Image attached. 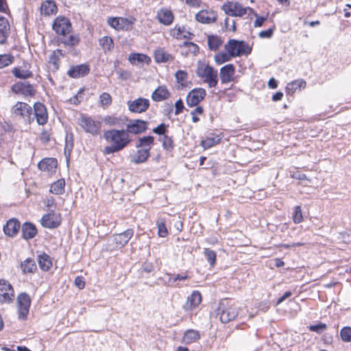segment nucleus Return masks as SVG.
Listing matches in <instances>:
<instances>
[{"instance_id":"obj_58","label":"nucleus","mask_w":351,"mask_h":351,"mask_svg":"<svg viewBox=\"0 0 351 351\" xmlns=\"http://www.w3.org/2000/svg\"><path fill=\"white\" fill-rule=\"evenodd\" d=\"M73 136L66 135L65 138V152L69 151V152L71 151L73 148Z\"/></svg>"},{"instance_id":"obj_10","label":"nucleus","mask_w":351,"mask_h":351,"mask_svg":"<svg viewBox=\"0 0 351 351\" xmlns=\"http://www.w3.org/2000/svg\"><path fill=\"white\" fill-rule=\"evenodd\" d=\"M71 23L70 21L65 17L58 16L57 17L53 23V29L56 34L66 36L71 31Z\"/></svg>"},{"instance_id":"obj_1","label":"nucleus","mask_w":351,"mask_h":351,"mask_svg":"<svg viewBox=\"0 0 351 351\" xmlns=\"http://www.w3.org/2000/svg\"><path fill=\"white\" fill-rule=\"evenodd\" d=\"M104 137L110 145L104 148L105 154H111L123 149L131 142L130 134L125 130H109Z\"/></svg>"},{"instance_id":"obj_63","label":"nucleus","mask_w":351,"mask_h":351,"mask_svg":"<svg viewBox=\"0 0 351 351\" xmlns=\"http://www.w3.org/2000/svg\"><path fill=\"white\" fill-rule=\"evenodd\" d=\"M185 2L188 5L193 8H199L202 3L200 0H186Z\"/></svg>"},{"instance_id":"obj_19","label":"nucleus","mask_w":351,"mask_h":351,"mask_svg":"<svg viewBox=\"0 0 351 351\" xmlns=\"http://www.w3.org/2000/svg\"><path fill=\"white\" fill-rule=\"evenodd\" d=\"M147 128V123L145 121L136 119L130 121L128 125L127 129L125 130L128 132V134L132 133L135 134H138L145 132Z\"/></svg>"},{"instance_id":"obj_45","label":"nucleus","mask_w":351,"mask_h":351,"mask_svg":"<svg viewBox=\"0 0 351 351\" xmlns=\"http://www.w3.org/2000/svg\"><path fill=\"white\" fill-rule=\"evenodd\" d=\"M129 60L132 63L136 61L138 62H146L148 64L150 62V58L144 54L131 53L129 56Z\"/></svg>"},{"instance_id":"obj_14","label":"nucleus","mask_w":351,"mask_h":351,"mask_svg":"<svg viewBox=\"0 0 351 351\" xmlns=\"http://www.w3.org/2000/svg\"><path fill=\"white\" fill-rule=\"evenodd\" d=\"M206 95V92L204 88H195L188 94L186 103L189 106H195L205 97Z\"/></svg>"},{"instance_id":"obj_44","label":"nucleus","mask_w":351,"mask_h":351,"mask_svg":"<svg viewBox=\"0 0 351 351\" xmlns=\"http://www.w3.org/2000/svg\"><path fill=\"white\" fill-rule=\"evenodd\" d=\"M12 73L16 77L21 79H26L30 77L32 75V72L27 69L15 67L12 70Z\"/></svg>"},{"instance_id":"obj_18","label":"nucleus","mask_w":351,"mask_h":351,"mask_svg":"<svg viewBox=\"0 0 351 351\" xmlns=\"http://www.w3.org/2000/svg\"><path fill=\"white\" fill-rule=\"evenodd\" d=\"M235 74V67L232 64H228L220 69L219 77L222 84H228L233 81Z\"/></svg>"},{"instance_id":"obj_59","label":"nucleus","mask_w":351,"mask_h":351,"mask_svg":"<svg viewBox=\"0 0 351 351\" xmlns=\"http://www.w3.org/2000/svg\"><path fill=\"white\" fill-rule=\"evenodd\" d=\"M166 131H167V127L164 123H161L160 125H159L158 126H157L156 128H155L153 130V132L155 134H158L159 135H162V134L165 135Z\"/></svg>"},{"instance_id":"obj_22","label":"nucleus","mask_w":351,"mask_h":351,"mask_svg":"<svg viewBox=\"0 0 351 351\" xmlns=\"http://www.w3.org/2000/svg\"><path fill=\"white\" fill-rule=\"evenodd\" d=\"M89 67L86 64L72 66L67 72L69 76L73 78H80L86 75L89 73Z\"/></svg>"},{"instance_id":"obj_48","label":"nucleus","mask_w":351,"mask_h":351,"mask_svg":"<svg viewBox=\"0 0 351 351\" xmlns=\"http://www.w3.org/2000/svg\"><path fill=\"white\" fill-rule=\"evenodd\" d=\"M175 77L178 84L183 86L184 82L188 78V73L183 70H179L175 73Z\"/></svg>"},{"instance_id":"obj_61","label":"nucleus","mask_w":351,"mask_h":351,"mask_svg":"<svg viewBox=\"0 0 351 351\" xmlns=\"http://www.w3.org/2000/svg\"><path fill=\"white\" fill-rule=\"evenodd\" d=\"M75 285L80 289H82L85 287V282L84 278L82 276H77L75 279Z\"/></svg>"},{"instance_id":"obj_16","label":"nucleus","mask_w":351,"mask_h":351,"mask_svg":"<svg viewBox=\"0 0 351 351\" xmlns=\"http://www.w3.org/2000/svg\"><path fill=\"white\" fill-rule=\"evenodd\" d=\"M34 117L39 125H45L48 121V113L46 107L40 102L34 105Z\"/></svg>"},{"instance_id":"obj_12","label":"nucleus","mask_w":351,"mask_h":351,"mask_svg":"<svg viewBox=\"0 0 351 351\" xmlns=\"http://www.w3.org/2000/svg\"><path fill=\"white\" fill-rule=\"evenodd\" d=\"M129 110L135 113L145 112L149 107V101L147 99L139 97L128 102Z\"/></svg>"},{"instance_id":"obj_36","label":"nucleus","mask_w":351,"mask_h":351,"mask_svg":"<svg viewBox=\"0 0 351 351\" xmlns=\"http://www.w3.org/2000/svg\"><path fill=\"white\" fill-rule=\"evenodd\" d=\"M38 263L40 268L43 271H48L52 266L50 256L46 254H42L38 256Z\"/></svg>"},{"instance_id":"obj_2","label":"nucleus","mask_w":351,"mask_h":351,"mask_svg":"<svg viewBox=\"0 0 351 351\" xmlns=\"http://www.w3.org/2000/svg\"><path fill=\"white\" fill-rule=\"evenodd\" d=\"M196 74L204 80L209 88H214L218 83L217 71L208 64L199 63L196 69Z\"/></svg>"},{"instance_id":"obj_11","label":"nucleus","mask_w":351,"mask_h":351,"mask_svg":"<svg viewBox=\"0 0 351 351\" xmlns=\"http://www.w3.org/2000/svg\"><path fill=\"white\" fill-rule=\"evenodd\" d=\"M14 298L12 285L5 280H0V302L9 303Z\"/></svg>"},{"instance_id":"obj_20","label":"nucleus","mask_w":351,"mask_h":351,"mask_svg":"<svg viewBox=\"0 0 351 351\" xmlns=\"http://www.w3.org/2000/svg\"><path fill=\"white\" fill-rule=\"evenodd\" d=\"M201 302V293L197 291H193L191 294L187 297L183 308L185 311H191L196 308Z\"/></svg>"},{"instance_id":"obj_25","label":"nucleus","mask_w":351,"mask_h":351,"mask_svg":"<svg viewBox=\"0 0 351 351\" xmlns=\"http://www.w3.org/2000/svg\"><path fill=\"white\" fill-rule=\"evenodd\" d=\"M58 162L55 158H47L38 163V168L43 171L48 173L53 172L57 167Z\"/></svg>"},{"instance_id":"obj_46","label":"nucleus","mask_w":351,"mask_h":351,"mask_svg":"<svg viewBox=\"0 0 351 351\" xmlns=\"http://www.w3.org/2000/svg\"><path fill=\"white\" fill-rule=\"evenodd\" d=\"M62 42L66 45L75 46L79 43V37L77 35L71 34L69 36H63Z\"/></svg>"},{"instance_id":"obj_38","label":"nucleus","mask_w":351,"mask_h":351,"mask_svg":"<svg viewBox=\"0 0 351 351\" xmlns=\"http://www.w3.org/2000/svg\"><path fill=\"white\" fill-rule=\"evenodd\" d=\"M154 138L151 136L139 138L136 147V148L142 147L150 151L152 146L154 144Z\"/></svg>"},{"instance_id":"obj_57","label":"nucleus","mask_w":351,"mask_h":351,"mask_svg":"<svg viewBox=\"0 0 351 351\" xmlns=\"http://www.w3.org/2000/svg\"><path fill=\"white\" fill-rule=\"evenodd\" d=\"M293 221L295 223H299L303 220L302 213V209L300 206H297L295 208L294 213H293Z\"/></svg>"},{"instance_id":"obj_64","label":"nucleus","mask_w":351,"mask_h":351,"mask_svg":"<svg viewBox=\"0 0 351 351\" xmlns=\"http://www.w3.org/2000/svg\"><path fill=\"white\" fill-rule=\"evenodd\" d=\"M175 107H176V114H178L179 113H180L182 110V109L184 108V105H183V103H182V101L181 99H179L178 100L176 104H175Z\"/></svg>"},{"instance_id":"obj_30","label":"nucleus","mask_w":351,"mask_h":351,"mask_svg":"<svg viewBox=\"0 0 351 351\" xmlns=\"http://www.w3.org/2000/svg\"><path fill=\"white\" fill-rule=\"evenodd\" d=\"M0 44H3L7 40L10 31V25L8 20L4 17H0Z\"/></svg>"},{"instance_id":"obj_27","label":"nucleus","mask_w":351,"mask_h":351,"mask_svg":"<svg viewBox=\"0 0 351 351\" xmlns=\"http://www.w3.org/2000/svg\"><path fill=\"white\" fill-rule=\"evenodd\" d=\"M199 52L197 45L191 42H184L180 46V53L184 56H196Z\"/></svg>"},{"instance_id":"obj_43","label":"nucleus","mask_w":351,"mask_h":351,"mask_svg":"<svg viewBox=\"0 0 351 351\" xmlns=\"http://www.w3.org/2000/svg\"><path fill=\"white\" fill-rule=\"evenodd\" d=\"M21 268L24 272L34 273L36 270V265L34 260L27 258L21 263Z\"/></svg>"},{"instance_id":"obj_8","label":"nucleus","mask_w":351,"mask_h":351,"mask_svg":"<svg viewBox=\"0 0 351 351\" xmlns=\"http://www.w3.org/2000/svg\"><path fill=\"white\" fill-rule=\"evenodd\" d=\"M134 235V230L132 229H128L125 232L114 234L110 239L112 244L110 243L108 249L112 250L114 249L121 248L125 246L129 240Z\"/></svg>"},{"instance_id":"obj_24","label":"nucleus","mask_w":351,"mask_h":351,"mask_svg":"<svg viewBox=\"0 0 351 351\" xmlns=\"http://www.w3.org/2000/svg\"><path fill=\"white\" fill-rule=\"evenodd\" d=\"M21 227L19 221L16 219H10L3 227L5 234L9 237L15 236Z\"/></svg>"},{"instance_id":"obj_3","label":"nucleus","mask_w":351,"mask_h":351,"mask_svg":"<svg viewBox=\"0 0 351 351\" xmlns=\"http://www.w3.org/2000/svg\"><path fill=\"white\" fill-rule=\"evenodd\" d=\"M78 124L86 132L93 136L99 135L101 132L102 123L101 121L90 116L81 114L78 118Z\"/></svg>"},{"instance_id":"obj_13","label":"nucleus","mask_w":351,"mask_h":351,"mask_svg":"<svg viewBox=\"0 0 351 351\" xmlns=\"http://www.w3.org/2000/svg\"><path fill=\"white\" fill-rule=\"evenodd\" d=\"M19 317L24 319L29 313L31 300L26 293H21L17 298Z\"/></svg>"},{"instance_id":"obj_40","label":"nucleus","mask_w":351,"mask_h":351,"mask_svg":"<svg viewBox=\"0 0 351 351\" xmlns=\"http://www.w3.org/2000/svg\"><path fill=\"white\" fill-rule=\"evenodd\" d=\"M233 58L230 55V53L228 51L226 52H219L217 53L214 56V60L217 64H222L226 62L230 61Z\"/></svg>"},{"instance_id":"obj_51","label":"nucleus","mask_w":351,"mask_h":351,"mask_svg":"<svg viewBox=\"0 0 351 351\" xmlns=\"http://www.w3.org/2000/svg\"><path fill=\"white\" fill-rule=\"evenodd\" d=\"M341 339L345 342L351 341V327H343L340 331Z\"/></svg>"},{"instance_id":"obj_4","label":"nucleus","mask_w":351,"mask_h":351,"mask_svg":"<svg viewBox=\"0 0 351 351\" xmlns=\"http://www.w3.org/2000/svg\"><path fill=\"white\" fill-rule=\"evenodd\" d=\"M32 107L27 104L21 101H18L14 105L11 110L12 117L26 123H30L34 121V117H32Z\"/></svg>"},{"instance_id":"obj_15","label":"nucleus","mask_w":351,"mask_h":351,"mask_svg":"<svg viewBox=\"0 0 351 351\" xmlns=\"http://www.w3.org/2000/svg\"><path fill=\"white\" fill-rule=\"evenodd\" d=\"M217 13L211 9L202 10L197 12L195 15L196 20L202 23L210 24L215 23L217 20Z\"/></svg>"},{"instance_id":"obj_42","label":"nucleus","mask_w":351,"mask_h":351,"mask_svg":"<svg viewBox=\"0 0 351 351\" xmlns=\"http://www.w3.org/2000/svg\"><path fill=\"white\" fill-rule=\"evenodd\" d=\"M103 120L106 125L110 126H120L123 123V121L121 117L114 115L106 116Z\"/></svg>"},{"instance_id":"obj_49","label":"nucleus","mask_w":351,"mask_h":351,"mask_svg":"<svg viewBox=\"0 0 351 351\" xmlns=\"http://www.w3.org/2000/svg\"><path fill=\"white\" fill-rule=\"evenodd\" d=\"M99 101L103 108L108 107L112 103V97L108 93H103L100 95Z\"/></svg>"},{"instance_id":"obj_33","label":"nucleus","mask_w":351,"mask_h":351,"mask_svg":"<svg viewBox=\"0 0 351 351\" xmlns=\"http://www.w3.org/2000/svg\"><path fill=\"white\" fill-rule=\"evenodd\" d=\"M154 58L157 62H167L173 60V56L164 49H158L154 52Z\"/></svg>"},{"instance_id":"obj_26","label":"nucleus","mask_w":351,"mask_h":351,"mask_svg":"<svg viewBox=\"0 0 351 351\" xmlns=\"http://www.w3.org/2000/svg\"><path fill=\"white\" fill-rule=\"evenodd\" d=\"M170 97V92L166 86H158L152 94V99L155 101H161Z\"/></svg>"},{"instance_id":"obj_60","label":"nucleus","mask_w":351,"mask_h":351,"mask_svg":"<svg viewBox=\"0 0 351 351\" xmlns=\"http://www.w3.org/2000/svg\"><path fill=\"white\" fill-rule=\"evenodd\" d=\"M274 34V28H269L267 30L262 31L259 32L258 36L262 38H269L272 36Z\"/></svg>"},{"instance_id":"obj_34","label":"nucleus","mask_w":351,"mask_h":351,"mask_svg":"<svg viewBox=\"0 0 351 351\" xmlns=\"http://www.w3.org/2000/svg\"><path fill=\"white\" fill-rule=\"evenodd\" d=\"M200 338L199 333L197 330L190 329L187 330L182 337V342L186 344L197 341Z\"/></svg>"},{"instance_id":"obj_17","label":"nucleus","mask_w":351,"mask_h":351,"mask_svg":"<svg viewBox=\"0 0 351 351\" xmlns=\"http://www.w3.org/2000/svg\"><path fill=\"white\" fill-rule=\"evenodd\" d=\"M61 223V216L60 214L51 213L45 215L41 219V224L47 228H54L58 227Z\"/></svg>"},{"instance_id":"obj_21","label":"nucleus","mask_w":351,"mask_h":351,"mask_svg":"<svg viewBox=\"0 0 351 351\" xmlns=\"http://www.w3.org/2000/svg\"><path fill=\"white\" fill-rule=\"evenodd\" d=\"M156 18L160 23L169 25L173 23L174 16L171 10L163 8L158 10Z\"/></svg>"},{"instance_id":"obj_29","label":"nucleus","mask_w":351,"mask_h":351,"mask_svg":"<svg viewBox=\"0 0 351 351\" xmlns=\"http://www.w3.org/2000/svg\"><path fill=\"white\" fill-rule=\"evenodd\" d=\"M57 12V6L56 3L51 0L44 1L40 7L41 14L50 16L56 14Z\"/></svg>"},{"instance_id":"obj_32","label":"nucleus","mask_w":351,"mask_h":351,"mask_svg":"<svg viewBox=\"0 0 351 351\" xmlns=\"http://www.w3.org/2000/svg\"><path fill=\"white\" fill-rule=\"evenodd\" d=\"M306 83L304 80H295L287 84L286 86V92L287 94L293 95L297 89L306 87Z\"/></svg>"},{"instance_id":"obj_9","label":"nucleus","mask_w":351,"mask_h":351,"mask_svg":"<svg viewBox=\"0 0 351 351\" xmlns=\"http://www.w3.org/2000/svg\"><path fill=\"white\" fill-rule=\"evenodd\" d=\"M238 315V308L235 304L227 302L224 305L221 304V312L220 313V320L223 323H228L237 317Z\"/></svg>"},{"instance_id":"obj_5","label":"nucleus","mask_w":351,"mask_h":351,"mask_svg":"<svg viewBox=\"0 0 351 351\" xmlns=\"http://www.w3.org/2000/svg\"><path fill=\"white\" fill-rule=\"evenodd\" d=\"M226 51L229 52L232 58L238 57L251 52V48L244 41L230 39L224 45Z\"/></svg>"},{"instance_id":"obj_35","label":"nucleus","mask_w":351,"mask_h":351,"mask_svg":"<svg viewBox=\"0 0 351 351\" xmlns=\"http://www.w3.org/2000/svg\"><path fill=\"white\" fill-rule=\"evenodd\" d=\"M99 45L104 53L110 52L114 48V41L109 36H103L99 39Z\"/></svg>"},{"instance_id":"obj_31","label":"nucleus","mask_w":351,"mask_h":351,"mask_svg":"<svg viewBox=\"0 0 351 351\" xmlns=\"http://www.w3.org/2000/svg\"><path fill=\"white\" fill-rule=\"evenodd\" d=\"M37 234L36 226L31 223H25L22 226V234L25 239H31Z\"/></svg>"},{"instance_id":"obj_23","label":"nucleus","mask_w":351,"mask_h":351,"mask_svg":"<svg viewBox=\"0 0 351 351\" xmlns=\"http://www.w3.org/2000/svg\"><path fill=\"white\" fill-rule=\"evenodd\" d=\"M12 89L14 93H21L25 96L32 95L34 93L32 86L26 82L15 84L12 86Z\"/></svg>"},{"instance_id":"obj_56","label":"nucleus","mask_w":351,"mask_h":351,"mask_svg":"<svg viewBox=\"0 0 351 351\" xmlns=\"http://www.w3.org/2000/svg\"><path fill=\"white\" fill-rule=\"evenodd\" d=\"M327 325L326 324H324V323H319L317 324H315V325H311L309 326V330L311 331H313V332H315L317 333H322V332H324V330H326L327 329Z\"/></svg>"},{"instance_id":"obj_53","label":"nucleus","mask_w":351,"mask_h":351,"mask_svg":"<svg viewBox=\"0 0 351 351\" xmlns=\"http://www.w3.org/2000/svg\"><path fill=\"white\" fill-rule=\"evenodd\" d=\"M162 142V147L167 151H171L173 148V141L171 137L164 135L160 140Z\"/></svg>"},{"instance_id":"obj_37","label":"nucleus","mask_w":351,"mask_h":351,"mask_svg":"<svg viewBox=\"0 0 351 351\" xmlns=\"http://www.w3.org/2000/svg\"><path fill=\"white\" fill-rule=\"evenodd\" d=\"M221 141V138L218 135L211 134L206 138V139L201 141V145L204 149L212 147L213 146L218 144Z\"/></svg>"},{"instance_id":"obj_55","label":"nucleus","mask_w":351,"mask_h":351,"mask_svg":"<svg viewBox=\"0 0 351 351\" xmlns=\"http://www.w3.org/2000/svg\"><path fill=\"white\" fill-rule=\"evenodd\" d=\"M177 32V33L174 32V36H176L177 38H180L183 36L184 38L191 39L193 36V34L190 33L189 32H185L184 30V27H178V29H176L174 32Z\"/></svg>"},{"instance_id":"obj_6","label":"nucleus","mask_w":351,"mask_h":351,"mask_svg":"<svg viewBox=\"0 0 351 351\" xmlns=\"http://www.w3.org/2000/svg\"><path fill=\"white\" fill-rule=\"evenodd\" d=\"M223 10L226 14L232 16H243L245 14L250 15L254 10L249 7H243L238 2H228L222 6Z\"/></svg>"},{"instance_id":"obj_39","label":"nucleus","mask_w":351,"mask_h":351,"mask_svg":"<svg viewBox=\"0 0 351 351\" xmlns=\"http://www.w3.org/2000/svg\"><path fill=\"white\" fill-rule=\"evenodd\" d=\"M208 48L212 51H217L223 44V40L217 36H208L207 38Z\"/></svg>"},{"instance_id":"obj_47","label":"nucleus","mask_w":351,"mask_h":351,"mask_svg":"<svg viewBox=\"0 0 351 351\" xmlns=\"http://www.w3.org/2000/svg\"><path fill=\"white\" fill-rule=\"evenodd\" d=\"M14 60L13 56L10 54L0 55V69L10 65Z\"/></svg>"},{"instance_id":"obj_50","label":"nucleus","mask_w":351,"mask_h":351,"mask_svg":"<svg viewBox=\"0 0 351 351\" xmlns=\"http://www.w3.org/2000/svg\"><path fill=\"white\" fill-rule=\"evenodd\" d=\"M204 254L210 265L213 266L216 261V253L209 248H205Z\"/></svg>"},{"instance_id":"obj_52","label":"nucleus","mask_w":351,"mask_h":351,"mask_svg":"<svg viewBox=\"0 0 351 351\" xmlns=\"http://www.w3.org/2000/svg\"><path fill=\"white\" fill-rule=\"evenodd\" d=\"M48 69L53 72L56 71L59 68L58 60L56 56L53 54L50 56L48 62Z\"/></svg>"},{"instance_id":"obj_62","label":"nucleus","mask_w":351,"mask_h":351,"mask_svg":"<svg viewBox=\"0 0 351 351\" xmlns=\"http://www.w3.org/2000/svg\"><path fill=\"white\" fill-rule=\"evenodd\" d=\"M252 14H254V16L256 17V19L254 23V27L262 26L267 18L266 17H258L257 14L255 13L254 12Z\"/></svg>"},{"instance_id":"obj_41","label":"nucleus","mask_w":351,"mask_h":351,"mask_svg":"<svg viewBox=\"0 0 351 351\" xmlns=\"http://www.w3.org/2000/svg\"><path fill=\"white\" fill-rule=\"evenodd\" d=\"M64 180L60 179L51 186L50 191L56 195L62 194L64 192Z\"/></svg>"},{"instance_id":"obj_54","label":"nucleus","mask_w":351,"mask_h":351,"mask_svg":"<svg viewBox=\"0 0 351 351\" xmlns=\"http://www.w3.org/2000/svg\"><path fill=\"white\" fill-rule=\"evenodd\" d=\"M156 223H157V226H158L159 237H166L168 234V231L166 228L165 221L161 219V220H158Z\"/></svg>"},{"instance_id":"obj_28","label":"nucleus","mask_w":351,"mask_h":351,"mask_svg":"<svg viewBox=\"0 0 351 351\" xmlns=\"http://www.w3.org/2000/svg\"><path fill=\"white\" fill-rule=\"evenodd\" d=\"M137 149L136 152L130 156V160L134 164L144 162L149 157V151L142 147Z\"/></svg>"},{"instance_id":"obj_7","label":"nucleus","mask_w":351,"mask_h":351,"mask_svg":"<svg viewBox=\"0 0 351 351\" xmlns=\"http://www.w3.org/2000/svg\"><path fill=\"white\" fill-rule=\"evenodd\" d=\"M136 19L130 16L125 17H108L107 23L113 29L116 30H125L128 31L132 29V25L135 23Z\"/></svg>"}]
</instances>
